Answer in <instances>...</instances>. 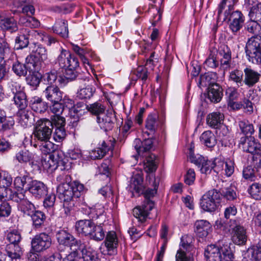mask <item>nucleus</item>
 <instances>
[{
	"mask_svg": "<svg viewBox=\"0 0 261 261\" xmlns=\"http://www.w3.org/2000/svg\"><path fill=\"white\" fill-rule=\"evenodd\" d=\"M134 175L133 177L134 190L138 195L143 194L146 199H149L153 197L156 193L159 186V179L153 175L147 176V180H148L149 184L153 187V189H148L145 190V186L143 184V173L141 170L138 171L135 174L134 171H132Z\"/></svg>",
	"mask_w": 261,
	"mask_h": 261,
	"instance_id": "1",
	"label": "nucleus"
},
{
	"mask_svg": "<svg viewBox=\"0 0 261 261\" xmlns=\"http://www.w3.org/2000/svg\"><path fill=\"white\" fill-rule=\"evenodd\" d=\"M224 259L227 261L228 257L231 260L234 258V255L231 250L229 245L227 243L219 242V245H211L207 247L204 255L207 261H222V256Z\"/></svg>",
	"mask_w": 261,
	"mask_h": 261,
	"instance_id": "2",
	"label": "nucleus"
},
{
	"mask_svg": "<svg viewBox=\"0 0 261 261\" xmlns=\"http://www.w3.org/2000/svg\"><path fill=\"white\" fill-rule=\"evenodd\" d=\"M52 133L53 126L49 119H41L36 122L33 133L35 140L38 141H49Z\"/></svg>",
	"mask_w": 261,
	"mask_h": 261,
	"instance_id": "3",
	"label": "nucleus"
},
{
	"mask_svg": "<svg viewBox=\"0 0 261 261\" xmlns=\"http://www.w3.org/2000/svg\"><path fill=\"white\" fill-rule=\"evenodd\" d=\"M220 200V192L216 189H212L202 196L200 204L204 211L213 212L218 207Z\"/></svg>",
	"mask_w": 261,
	"mask_h": 261,
	"instance_id": "4",
	"label": "nucleus"
},
{
	"mask_svg": "<svg viewBox=\"0 0 261 261\" xmlns=\"http://www.w3.org/2000/svg\"><path fill=\"white\" fill-rule=\"evenodd\" d=\"M229 223V226L231 229V239L232 242L237 245H245L248 239L246 229L235 220L230 219Z\"/></svg>",
	"mask_w": 261,
	"mask_h": 261,
	"instance_id": "5",
	"label": "nucleus"
},
{
	"mask_svg": "<svg viewBox=\"0 0 261 261\" xmlns=\"http://www.w3.org/2000/svg\"><path fill=\"white\" fill-rule=\"evenodd\" d=\"M51 242L49 235L45 232L40 233L32 240V250L35 252L43 251L50 247Z\"/></svg>",
	"mask_w": 261,
	"mask_h": 261,
	"instance_id": "6",
	"label": "nucleus"
},
{
	"mask_svg": "<svg viewBox=\"0 0 261 261\" xmlns=\"http://www.w3.org/2000/svg\"><path fill=\"white\" fill-rule=\"evenodd\" d=\"M56 237L60 245L70 247V249L77 252V247L80 246L81 242L66 230L61 229L58 231Z\"/></svg>",
	"mask_w": 261,
	"mask_h": 261,
	"instance_id": "7",
	"label": "nucleus"
},
{
	"mask_svg": "<svg viewBox=\"0 0 261 261\" xmlns=\"http://www.w3.org/2000/svg\"><path fill=\"white\" fill-rule=\"evenodd\" d=\"M47 59L46 49L41 45H38L34 54L27 57V60L32 64L35 70H39L42 66V62Z\"/></svg>",
	"mask_w": 261,
	"mask_h": 261,
	"instance_id": "8",
	"label": "nucleus"
},
{
	"mask_svg": "<svg viewBox=\"0 0 261 261\" xmlns=\"http://www.w3.org/2000/svg\"><path fill=\"white\" fill-rule=\"evenodd\" d=\"M226 19L229 21V28L234 34L238 33L242 28L245 20L243 14L238 10L230 11V14L228 16L224 14L223 21Z\"/></svg>",
	"mask_w": 261,
	"mask_h": 261,
	"instance_id": "9",
	"label": "nucleus"
},
{
	"mask_svg": "<svg viewBox=\"0 0 261 261\" xmlns=\"http://www.w3.org/2000/svg\"><path fill=\"white\" fill-rule=\"evenodd\" d=\"M239 146L245 152L251 154L261 153V145L253 137H243L241 138Z\"/></svg>",
	"mask_w": 261,
	"mask_h": 261,
	"instance_id": "10",
	"label": "nucleus"
},
{
	"mask_svg": "<svg viewBox=\"0 0 261 261\" xmlns=\"http://www.w3.org/2000/svg\"><path fill=\"white\" fill-rule=\"evenodd\" d=\"M10 90L14 95L13 100L15 104L19 109H25L28 105L27 96L20 85L17 83L12 84Z\"/></svg>",
	"mask_w": 261,
	"mask_h": 261,
	"instance_id": "11",
	"label": "nucleus"
},
{
	"mask_svg": "<svg viewBox=\"0 0 261 261\" xmlns=\"http://www.w3.org/2000/svg\"><path fill=\"white\" fill-rule=\"evenodd\" d=\"M115 120V115L114 112H108L106 114L104 113L96 118V121L99 127L106 132L112 129L114 126Z\"/></svg>",
	"mask_w": 261,
	"mask_h": 261,
	"instance_id": "12",
	"label": "nucleus"
},
{
	"mask_svg": "<svg viewBox=\"0 0 261 261\" xmlns=\"http://www.w3.org/2000/svg\"><path fill=\"white\" fill-rule=\"evenodd\" d=\"M192 239L188 236H183L181 239V247L177 251L176 254V261H191V257L188 256L185 252L190 251L192 248L191 245Z\"/></svg>",
	"mask_w": 261,
	"mask_h": 261,
	"instance_id": "13",
	"label": "nucleus"
},
{
	"mask_svg": "<svg viewBox=\"0 0 261 261\" xmlns=\"http://www.w3.org/2000/svg\"><path fill=\"white\" fill-rule=\"evenodd\" d=\"M118 246V239L116 232L114 231L108 232L105 241L106 254L112 255L116 254Z\"/></svg>",
	"mask_w": 261,
	"mask_h": 261,
	"instance_id": "14",
	"label": "nucleus"
},
{
	"mask_svg": "<svg viewBox=\"0 0 261 261\" xmlns=\"http://www.w3.org/2000/svg\"><path fill=\"white\" fill-rule=\"evenodd\" d=\"M61 152L57 150L53 151L42 162L43 166L46 169L55 170L60 164L62 163V158L60 157Z\"/></svg>",
	"mask_w": 261,
	"mask_h": 261,
	"instance_id": "15",
	"label": "nucleus"
},
{
	"mask_svg": "<svg viewBox=\"0 0 261 261\" xmlns=\"http://www.w3.org/2000/svg\"><path fill=\"white\" fill-rule=\"evenodd\" d=\"M194 230L199 238H205L212 231V225L206 220H197L195 223Z\"/></svg>",
	"mask_w": 261,
	"mask_h": 261,
	"instance_id": "16",
	"label": "nucleus"
},
{
	"mask_svg": "<svg viewBox=\"0 0 261 261\" xmlns=\"http://www.w3.org/2000/svg\"><path fill=\"white\" fill-rule=\"evenodd\" d=\"M26 189L38 198L44 196L47 192V188L45 185L42 182L37 180H32L30 186L27 187Z\"/></svg>",
	"mask_w": 261,
	"mask_h": 261,
	"instance_id": "17",
	"label": "nucleus"
},
{
	"mask_svg": "<svg viewBox=\"0 0 261 261\" xmlns=\"http://www.w3.org/2000/svg\"><path fill=\"white\" fill-rule=\"evenodd\" d=\"M57 191L60 198L63 200V202L73 201L74 193L71 184L66 182L60 184L57 187Z\"/></svg>",
	"mask_w": 261,
	"mask_h": 261,
	"instance_id": "18",
	"label": "nucleus"
},
{
	"mask_svg": "<svg viewBox=\"0 0 261 261\" xmlns=\"http://www.w3.org/2000/svg\"><path fill=\"white\" fill-rule=\"evenodd\" d=\"M45 98L50 102H60L62 99V93L58 86L50 85L43 91Z\"/></svg>",
	"mask_w": 261,
	"mask_h": 261,
	"instance_id": "19",
	"label": "nucleus"
},
{
	"mask_svg": "<svg viewBox=\"0 0 261 261\" xmlns=\"http://www.w3.org/2000/svg\"><path fill=\"white\" fill-rule=\"evenodd\" d=\"M247 97L242 99V108L244 113L247 114H251L254 110V102L258 100V97L253 90H249Z\"/></svg>",
	"mask_w": 261,
	"mask_h": 261,
	"instance_id": "20",
	"label": "nucleus"
},
{
	"mask_svg": "<svg viewBox=\"0 0 261 261\" xmlns=\"http://www.w3.org/2000/svg\"><path fill=\"white\" fill-rule=\"evenodd\" d=\"M0 27L11 32L17 30L16 20L13 17H7L4 12H0Z\"/></svg>",
	"mask_w": 261,
	"mask_h": 261,
	"instance_id": "21",
	"label": "nucleus"
},
{
	"mask_svg": "<svg viewBox=\"0 0 261 261\" xmlns=\"http://www.w3.org/2000/svg\"><path fill=\"white\" fill-rule=\"evenodd\" d=\"M94 225V223L91 220H81L76 223L75 228L79 234L89 237Z\"/></svg>",
	"mask_w": 261,
	"mask_h": 261,
	"instance_id": "22",
	"label": "nucleus"
},
{
	"mask_svg": "<svg viewBox=\"0 0 261 261\" xmlns=\"http://www.w3.org/2000/svg\"><path fill=\"white\" fill-rule=\"evenodd\" d=\"M207 95L211 102L218 103L223 97V89L218 84H213L208 88Z\"/></svg>",
	"mask_w": 261,
	"mask_h": 261,
	"instance_id": "23",
	"label": "nucleus"
},
{
	"mask_svg": "<svg viewBox=\"0 0 261 261\" xmlns=\"http://www.w3.org/2000/svg\"><path fill=\"white\" fill-rule=\"evenodd\" d=\"M16 60V54L11 50L9 44L5 41H0V62L3 60Z\"/></svg>",
	"mask_w": 261,
	"mask_h": 261,
	"instance_id": "24",
	"label": "nucleus"
},
{
	"mask_svg": "<svg viewBox=\"0 0 261 261\" xmlns=\"http://www.w3.org/2000/svg\"><path fill=\"white\" fill-rule=\"evenodd\" d=\"M245 78L244 83L249 87L253 86L258 82L261 77L260 73L250 68H246L244 69Z\"/></svg>",
	"mask_w": 261,
	"mask_h": 261,
	"instance_id": "25",
	"label": "nucleus"
},
{
	"mask_svg": "<svg viewBox=\"0 0 261 261\" xmlns=\"http://www.w3.org/2000/svg\"><path fill=\"white\" fill-rule=\"evenodd\" d=\"M224 115L219 112L209 114L206 117V123L211 127L218 129L224 120Z\"/></svg>",
	"mask_w": 261,
	"mask_h": 261,
	"instance_id": "26",
	"label": "nucleus"
},
{
	"mask_svg": "<svg viewBox=\"0 0 261 261\" xmlns=\"http://www.w3.org/2000/svg\"><path fill=\"white\" fill-rule=\"evenodd\" d=\"M85 87L81 88L77 93V96L81 99L90 98L93 94L95 89L89 84V77L83 79Z\"/></svg>",
	"mask_w": 261,
	"mask_h": 261,
	"instance_id": "27",
	"label": "nucleus"
},
{
	"mask_svg": "<svg viewBox=\"0 0 261 261\" xmlns=\"http://www.w3.org/2000/svg\"><path fill=\"white\" fill-rule=\"evenodd\" d=\"M135 143L136 145L135 148L137 152V155H133V158L135 160L136 163H137L138 158L141 155V154L143 151H147L152 147L150 141H146L145 142L142 143L140 139H136Z\"/></svg>",
	"mask_w": 261,
	"mask_h": 261,
	"instance_id": "28",
	"label": "nucleus"
},
{
	"mask_svg": "<svg viewBox=\"0 0 261 261\" xmlns=\"http://www.w3.org/2000/svg\"><path fill=\"white\" fill-rule=\"evenodd\" d=\"M6 251L11 260L20 259L22 254V251L18 244H9L7 245Z\"/></svg>",
	"mask_w": 261,
	"mask_h": 261,
	"instance_id": "29",
	"label": "nucleus"
},
{
	"mask_svg": "<svg viewBox=\"0 0 261 261\" xmlns=\"http://www.w3.org/2000/svg\"><path fill=\"white\" fill-rule=\"evenodd\" d=\"M217 74L215 72H207L200 76L199 81V86L200 87L208 86L213 84H217L215 83Z\"/></svg>",
	"mask_w": 261,
	"mask_h": 261,
	"instance_id": "30",
	"label": "nucleus"
},
{
	"mask_svg": "<svg viewBox=\"0 0 261 261\" xmlns=\"http://www.w3.org/2000/svg\"><path fill=\"white\" fill-rule=\"evenodd\" d=\"M54 32L58 34L63 38L68 36L67 21L65 20L57 21L53 28Z\"/></svg>",
	"mask_w": 261,
	"mask_h": 261,
	"instance_id": "31",
	"label": "nucleus"
},
{
	"mask_svg": "<svg viewBox=\"0 0 261 261\" xmlns=\"http://www.w3.org/2000/svg\"><path fill=\"white\" fill-rule=\"evenodd\" d=\"M77 251L82 252V258L84 261H97L98 257L95 251L90 248H85V246L80 243V246L77 247Z\"/></svg>",
	"mask_w": 261,
	"mask_h": 261,
	"instance_id": "32",
	"label": "nucleus"
},
{
	"mask_svg": "<svg viewBox=\"0 0 261 261\" xmlns=\"http://www.w3.org/2000/svg\"><path fill=\"white\" fill-rule=\"evenodd\" d=\"M31 107L32 109L39 113H42L46 111L48 106L45 101H42L39 97H35L31 101Z\"/></svg>",
	"mask_w": 261,
	"mask_h": 261,
	"instance_id": "33",
	"label": "nucleus"
},
{
	"mask_svg": "<svg viewBox=\"0 0 261 261\" xmlns=\"http://www.w3.org/2000/svg\"><path fill=\"white\" fill-rule=\"evenodd\" d=\"M239 0H222L219 5L218 8V19H220L221 15L225 6L228 4V9L225 11L226 16L230 14V11L233 10V6L238 2Z\"/></svg>",
	"mask_w": 261,
	"mask_h": 261,
	"instance_id": "34",
	"label": "nucleus"
},
{
	"mask_svg": "<svg viewBox=\"0 0 261 261\" xmlns=\"http://www.w3.org/2000/svg\"><path fill=\"white\" fill-rule=\"evenodd\" d=\"M19 23L23 26L31 28H37L40 25L39 21L32 16H20Z\"/></svg>",
	"mask_w": 261,
	"mask_h": 261,
	"instance_id": "35",
	"label": "nucleus"
},
{
	"mask_svg": "<svg viewBox=\"0 0 261 261\" xmlns=\"http://www.w3.org/2000/svg\"><path fill=\"white\" fill-rule=\"evenodd\" d=\"M245 47L246 56L249 62L258 64L261 63V51Z\"/></svg>",
	"mask_w": 261,
	"mask_h": 261,
	"instance_id": "36",
	"label": "nucleus"
},
{
	"mask_svg": "<svg viewBox=\"0 0 261 261\" xmlns=\"http://www.w3.org/2000/svg\"><path fill=\"white\" fill-rule=\"evenodd\" d=\"M109 149L103 142L101 147H97L90 152V156L93 160L100 159L102 158L109 151Z\"/></svg>",
	"mask_w": 261,
	"mask_h": 261,
	"instance_id": "37",
	"label": "nucleus"
},
{
	"mask_svg": "<svg viewBox=\"0 0 261 261\" xmlns=\"http://www.w3.org/2000/svg\"><path fill=\"white\" fill-rule=\"evenodd\" d=\"M159 125L158 116L155 114H149L145 121L146 128L151 132H154Z\"/></svg>",
	"mask_w": 261,
	"mask_h": 261,
	"instance_id": "38",
	"label": "nucleus"
},
{
	"mask_svg": "<svg viewBox=\"0 0 261 261\" xmlns=\"http://www.w3.org/2000/svg\"><path fill=\"white\" fill-rule=\"evenodd\" d=\"M156 156L151 154L147 156L144 163V169L148 173L154 172L156 171L158 165L156 162Z\"/></svg>",
	"mask_w": 261,
	"mask_h": 261,
	"instance_id": "39",
	"label": "nucleus"
},
{
	"mask_svg": "<svg viewBox=\"0 0 261 261\" xmlns=\"http://www.w3.org/2000/svg\"><path fill=\"white\" fill-rule=\"evenodd\" d=\"M201 141L208 147H212L216 144V140L211 131H205L200 136Z\"/></svg>",
	"mask_w": 261,
	"mask_h": 261,
	"instance_id": "40",
	"label": "nucleus"
},
{
	"mask_svg": "<svg viewBox=\"0 0 261 261\" xmlns=\"http://www.w3.org/2000/svg\"><path fill=\"white\" fill-rule=\"evenodd\" d=\"M32 181V179L27 175L23 176H17L14 180V185L16 188L18 189L23 190L26 189V187L30 186V184Z\"/></svg>",
	"mask_w": 261,
	"mask_h": 261,
	"instance_id": "41",
	"label": "nucleus"
},
{
	"mask_svg": "<svg viewBox=\"0 0 261 261\" xmlns=\"http://www.w3.org/2000/svg\"><path fill=\"white\" fill-rule=\"evenodd\" d=\"M105 236V231L100 225H96L94 224L93 229L92 230L89 237L96 241H101L103 239Z\"/></svg>",
	"mask_w": 261,
	"mask_h": 261,
	"instance_id": "42",
	"label": "nucleus"
},
{
	"mask_svg": "<svg viewBox=\"0 0 261 261\" xmlns=\"http://www.w3.org/2000/svg\"><path fill=\"white\" fill-rule=\"evenodd\" d=\"M86 109L91 114L96 116V118L99 115H102L105 111V107L98 102L87 105Z\"/></svg>",
	"mask_w": 261,
	"mask_h": 261,
	"instance_id": "43",
	"label": "nucleus"
},
{
	"mask_svg": "<svg viewBox=\"0 0 261 261\" xmlns=\"http://www.w3.org/2000/svg\"><path fill=\"white\" fill-rule=\"evenodd\" d=\"M30 216L32 218L33 225L36 228L40 227L43 224L46 218L44 214L39 211H36Z\"/></svg>",
	"mask_w": 261,
	"mask_h": 261,
	"instance_id": "44",
	"label": "nucleus"
},
{
	"mask_svg": "<svg viewBox=\"0 0 261 261\" xmlns=\"http://www.w3.org/2000/svg\"><path fill=\"white\" fill-rule=\"evenodd\" d=\"M249 16L251 20L261 22V3L251 7Z\"/></svg>",
	"mask_w": 261,
	"mask_h": 261,
	"instance_id": "45",
	"label": "nucleus"
},
{
	"mask_svg": "<svg viewBox=\"0 0 261 261\" xmlns=\"http://www.w3.org/2000/svg\"><path fill=\"white\" fill-rule=\"evenodd\" d=\"M17 115L19 118L18 120L19 123L24 126L28 125L29 120L32 116V112L25 109H19Z\"/></svg>",
	"mask_w": 261,
	"mask_h": 261,
	"instance_id": "46",
	"label": "nucleus"
},
{
	"mask_svg": "<svg viewBox=\"0 0 261 261\" xmlns=\"http://www.w3.org/2000/svg\"><path fill=\"white\" fill-rule=\"evenodd\" d=\"M29 36L22 30V34L17 36L15 39L16 46L17 48H23L28 46L29 43Z\"/></svg>",
	"mask_w": 261,
	"mask_h": 261,
	"instance_id": "47",
	"label": "nucleus"
},
{
	"mask_svg": "<svg viewBox=\"0 0 261 261\" xmlns=\"http://www.w3.org/2000/svg\"><path fill=\"white\" fill-rule=\"evenodd\" d=\"M19 206L24 214L30 216L36 211L34 205L27 199L22 201Z\"/></svg>",
	"mask_w": 261,
	"mask_h": 261,
	"instance_id": "48",
	"label": "nucleus"
},
{
	"mask_svg": "<svg viewBox=\"0 0 261 261\" xmlns=\"http://www.w3.org/2000/svg\"><path fill=\"white\" fill-rule=\"evenodd\" d=\"M246 47L261 51V36H255L249 38Z\"/></svg>",
	"mask_w": 261,
	"mask_h": 261,
	"instance_id": "49",
	"label": "nucleus"
},
{
	"mask_svg": "<svg viewBox=\"0 0 261 261\" xmlns=\"http://www.w3.org/2000/svg\"><path fill=\"white\" fill-rule=\"evenodd\" d=\"M42 75L38 72H32L27 77L26 80L28 84L33 87L38 86L41 81Z\"/></svg>",
	"mask_w": 261,
	"mask_h": 261,
	"instance_id": "50",
	"label": "nucleus"
},
{
	"mask_svg": "<svg viewBox=\"0 0 261 261\" xmlns=\"http://www.w3.org/2000/svg\"><path fill=\"white\" fill-rule=\"evenodd\" d=\"M239 125L242 132L246 135H251L254 132L253 124L247 120L239 121Z\"/></svg>",
	"mask_w": 261,
	"mask_h": 261,
	"instance_id": "51",
	"label": "nucleus"
},
{
	"mask_svg": "<svg viewBox=\"0 0 261 261\" xmlns=\"http://www.w3.org/2000/svg\"><path fill=\"white\" fill-rule=\"evenodd\" d=\"M24 32L29 36V38L31 40H36L43 42L45 34L42 32H39L34 30L25 29Z\"/></svg>",
	"mask_w": 261,
	"mask_h": 261,
	"instance_id": "52",
	"label": "nucleus"
},
{
	"mask_svg": "<svg viewBox=\"0 0 261 261\" xmlns=\"http://www.w3.org/2000/svg\"><path fill=\"white\" fill-rule=\"evenodd\" d=\"M249 193L256 200L261 199V184L257 182L252 184L248 189Z\"/></svg>",
	"mask_w": 261,
	"mask_h": 261,
	"instance_id": "53",
	"label": "nucleus"
},
{
	"mask_svg": "<svg viewBox=\"0 0 261 261\" xmlns=\"http://www.w3.org/2000/svg\"><path fill=\"white\" fill-rule=\"evenodd\" d=\"M247 31L256 36L261 33V26L259 21L251 20L248 21L246 27Z\"/></svg>",
	"mask_w": 261,
	"mask_h": 261,
	"instance_id": "54",
	"label": "nucleus"
},
{
	"mask_svg": "<svg viewBox=\"0 0 261 261\" xmlns=\"http://www.w3.org/2000/svg\"><path fill=\"white\" fill-rule=\"evenodd\" d=\"M12 70L16 75L19 76H25L27 73V69L25 65L18 61H16L13 63Z\"/></svg>",
	"mask_w": 261,
	"mask_h": 261,
	"instance_id": "55",
	"label": "nucleus"
},
{
	"mask_svg": "<svg viewBox=\"0 0 261 261\" xmlns=\"http://www.w3.org/2000/svg\"><path fill=\"white\" fill-rule=\"evenodd\" d=\"M70 53L62 49L60 54L57 58V63L59 66L62 68H65V67L68 63V59L70 57Z\"/></svg>",
	"mask_w": 261,
	"mask_h": 261,
	"instance_id": "56",
	"label": "nucleus"
},
{
	"mask_svg": "<svg viewBox=\"0 0 261 261\" xmlns=\"http://www.w3.org/2000/svg\"><path fill=\"white\" fill-rule=\"evenodd\" d=\"M16 158L20 163H27L32 160V154L27 150H21L16 154Z\"/></svg>",
	"mask_w": 261,
	"mask_h": 261,
	"instance_id": "57",
	"label": "nucleus"
},
{
	"mask_svg": "<svg viewBox=\"0 0 261 261\" xmlns=\"http://www.w3.org/2000/svg\"><path fill=\"white\" fill-rule=\"evenodd\" d=\"M243 73L242 71L235 69L230 72L229 80L236 83L239 86H242L243 83Z\"/></svg>",
	"mask_w": 261,
	"mask_h": 261,
	"instance_id": "58",
	"label": "nucleus"
},
{
	"mask_svg": "<svg viewBox=\"0 0 261 261\" xmlns=\"http://www.w3.org/2000/svg\"><path fill=\"white\" fill-rule=\"evenodd\" d=\"M220 196H222L227 200H233L237 198V194L234 189L231 187H227L222 189L220 193Z\"/></svg>",
	"mask_w": 261,
	"mask_h": 261,
	"instance_id": "59",
	"label": "nucleus"
},
{
	"mask_svg": "<svg viewBox=\"0 0 261 261\" xmlns=\"http://www.w3.org/2000/svg\"><path fill=\"white\" fill-rule=\"evenodd\" d=\"M49 120L51 123L53 128L54 127V125H55L56 128H59L61 127H64L65 125V118L60 115L51 116L50 117V120Z\"/></svg>",
	"mask_w": 261,
	"mask_h": 261,
	"instance_id": "60",
	"label": "nucleus"
},
{
	"mask_svg": "<svg viewBox=\"0 0 261 261\" xmlns=\"http://www.w3.org/2000/svg\"><path fill=\"white\" fill-rule=\"evenodd\" d=\"M2 124L1 129L6 131L13 129L15 121L12 117H6L0 123Z\"/></svg>",
	"mask_w": 261,
	"mask_h": 261,
	"instance_id": "61",
	"label": "nucleus"
},
{
	"mask_svg": "<svg viewBox=\"0 0 261 261\" xmlns=\"http://www.w3.org/2000/svg\"><path fill=\"white\" fill-rule=\"evenodd\" d=\"M133 213L134 217L138 219L140 221H145L148 215V212L140 207H137L134 208Z\"/></svg>",
	"mask_w": 261,
	"mask_h": 261,
	"instance_id": "62",
	"label": "nucleus"
},
{
	"mask_svg": "<svg viewBox=\"0 0 261 261\" xmlns=\"http://www.w3.org/2000/svg\"><path fill=\"white\" fill-rule=\"evenodd\" d=\"M57 78L58 73L56 70H52L43 75L44 81L47 82L50 85H52L56 82Z\"/></svg>",
	"mask_w": 261,
	"mask_h": 261,
	"instance_id": "63",
	"label": "nucleus"
},
{
	"mask_svg": "<svg viewBox=\"0 0 261 261\" xmlns=\"http://www.w3.org/2000/svg\"><path fill=\"white\" fill-rule=\"evenodd\" d=\"M204 64L207 67L211 68H215L218 66L219 62L217 61L215 55L212 53H211L205 61Z\"/></svg>",
	"mask_w": 261,
	"mask_h": 261,
	"instance_id": "64",
	"label": "nucleus"
}]
</instances>
